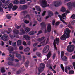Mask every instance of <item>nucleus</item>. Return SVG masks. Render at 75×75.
<instances>
[{"label": "nucleus", "mask_w": 75, "mask_h": 75, "mask_svg": "<svg viewBox=\"0 0 75 75\" xmlns=\"http://www.w3.org/2000/svg\"><path fill=\"white\" fill-rule=\"evenodd\" d=\"M27 11H24L21 12V13H23V15H25L26 13H27Z\"/></svg>", "instance_id": "obj_52"}, {"label": "nucleus", "mask_w": 75, "mask_h": 75, "mask_svg": "<svg viewBox=\"0 0 75 75\" xmlns=\"http://www.w3.org/2000/svg\"><path fill=\"white\" fill-rule=\"evenodd\" d=\"M18 8V6L16 5H14L13 7L12 10L13 11H15Z\"/></svg>", "instance_id": "obj_33"}, {"label": "nucleus", "mask_w": 75, "mask_h": 75, "mask_svg": "<svg viewBox=\"0 0 75 75\" xmlns=\"http://www.w3.org/2000/svg\"><path fill=\"white\" fill-rule=\"evenodd\" d=\"M61 11L62 12H64L66 11V9L65 7L62 6L61 8Z\"/></svg>", "instance_id": "obj_20"}, {"label": "nucleus", "mask_w": 75, "mask_h": 75, "mask_svg": "<svg viewBox=\"0 0 75 75\" xmlns=\"http://www.w3.org/2000/svg\"><path fill=\"white\" fill-rule=\"evenodd\" d=\"M20 4H25V0H21L20 1Z\"/></svg>", "instance_id": "obj_39"}, {"label": "nucleus", "mask_w": 75, "mask_h": 75, "mask_svg": "<svg viewBox=\"0 0 75 75\" xmlns=\"http://www.w3.org/2000/svg\"><path fill=\"white\" fill-rule=\"evenodd\" d=\"M39 2L40 4H41V6L43 8H45L47 7V6H49V4L47 5V2L46 0H40Z\"/></svg>", "instance_id": "obj_3"}, {"label": "nucleus", "mask_w": 75, "mask_h": 75, "mask_svg": "<svg viewBox=\"0 0 75 75\" xmlns=\"http://www.w3.org/2000/svg\"><path fill=\"white\" fill-rule=\"evenodd\" d=\"M56 56V54L54 53L53 54V59H54L55 58V57Z\"/></svg>", "instance_id": "obj_55"}, {"label": "nucleus", "mask_w": 75, "mask_h": 75, "mask_svg": "<svg viewBox=\"0 0 75 75\" xmlns=\"http://www.w3.org/2000/svg\"><path fill=\"white\" fill-rule=\"evenodd\" d=\"M62 60L63 61H67V57L64 56L62 58Z\"/></svg>", "instance_id": "obj_29"}, {"label": "nucleus", "mask_w": 75, "mask_h": 75, "mask_svg": "<svg viewBox=\"0 0 75 75\" xmlns=\"http://www.w3.org/2000/svg\"><path fill=\"white\" fill-rule=\"evenodd\" d=\"M72 18L73 19H75V14H73L71 16L70 18Z\"/></svg>", "instance_id": "obj_46"}, {"label": "nucleus", "mask_w": 75, "mask_h": 75, "mask_svg": "<svg viewBox=\"0 0 75 75\" xmlns=\"http://www.w3.org/2000/svg\"><path fill=\"white\" fill-rule=\"evenodd\" d=\"M45 41H46V40H45L43 42H41L40 43V44H42V46H44L46 44H47V43H48L49 42V38H47V40L46 43H45Z\"/></svg>", "instance_id": "obj_8"}, {"label": "nucleus", "mask_w": 75, "mask_h": 75, "mask_svg": "<svg viewBox=\"0 0 75 75\" xmlns=\"http://www.w3.org/2000/svg\"><path fill=\"white\" fill-rule=\"evenodd\" d=\"M45 68V64L43 63H42L40 64V67L38 68V74L39 75L44 70Z\"/></svg>", "instance_id": "obj_2"}, {"label": "nucleus", "mask_w": 75, "mask_h": 75, "mask_svg": "<svg viewBox=\"0 0 75 75\" xmlns=\"http://www.w3.org/2000/svg\"><path fill=\"white\" fill-rule=\"evenodd\" d=\"M51 55V51H49L48 54L46 55V56L47 57V60L48 59H49V58L50 57Z\"/></svg>", "instance_id": "obj_18"}, {"label": "nucleus", "mask_w": 75, "mask_h": 75, "mask_svg": "<svg viewBox=\"0 0 75 75\" xmlns=\"http://www.w3.org/2000/svg\"><path fill=\"white\" fill-rule=\"evenodd\" d=\"M45 38V37L44 36L39 38L38 39V41L40 42H41L44 40Z\"/></svg>", "instance_id": "obj_24"}, {"label": "nucleus", "mask_w": 75, "mask_h": 75, "mask_svg": "<svg viewBox=\"0 0 75 75\" xmlns=\"http://www.w3.org/2000/svg\"><path fill=\"white\" fill-rule=\"evenodd\" d=\"M46 12L45 11H44L43 12L42 14V16H44L46 14Z\"/></svg>", "instance_id": "obj_48"}, {"label": "nucleus", "mask_w": 75, "mask_h": 75, "mask_svg": "<svg viewBox=\"0 0 75 75\" xmlns=\"http://www.w3.org/2000/svg\"><path fill=\"white\" fill-rule=\"evenodd\" d=\"M64 33L60 37L61 40H65L67 38H69L70 37V33L71 32L70 30L68 28H66L64 30Z\"/></svg>", "instance_id": "obj_1"}, {"label": "nucleus", "mask_w": 75, "mask_h": 75, "mask_svg": "<svg viewBox=\"0 0 75 75\" xmlns=\"http://www.w3.org/2000/svg\"><path fill=\"white\" fill-rule=\"evenodd\" d=\"M13 66L15 67H19V65L18 63H17L16 64H14Z\"/></svg>", "instance_id": "obj_50"}, {"label": "nucleus", "mask_w": 75, "mask_h": 75, "mask_svg": "<svg viewBox=\"0 0 75 75\" xmlns=\"http://www.w3.org/2000/svg\"><path fill=\"white\" fill-rule=\"evenodd\" d=\"M55 19H54L52 21V24L53 26L55 25Z\"/></svg>", "instance_id": "obj_51"}, {"label": "nucleus", "mask_w": 75, "mask_h": 75, "mask_svg": "<svg viewBox=\"0 0 75 75\" xmlns=\"http://www.w3.org/2000/svg\"><path fill=\"white\" fill-rule=\"evenodd\" d=\"M58 17H59L60 21H61L63 19L64 20L66 19L67 17L66 16V13H64L62 14V16L61 15H58Z\"/></svg>", "instance_id": "obj_7"}, {"label": "nucleus", "mask_w": 75, "mask_h": 75, "mask_svg": "<svg viewBox=\"0 0 75 75\" xmlns=\"http://www.w3.org/2000/svg\"><path fill=\"white\" fill-rule=\"evenodd\" d=\"M30 16V15L29 14H27L26 15V16L28 17V18L29 19H31V17Z\"/></svg>", "instance_id": "obj_62"}, {"label": "nucleus", "mask_w": 75, "mask_h": 75, "mask_svg": "<svg viewBox=\"0 0 75 75\" xmlns=\"http://www.w3.org/2000/svg\"><path fill=\"white\" fill-rule=\"evenodd\" d=\"M42 33V32L41 30H40V31H38V33L37 34V35H40V34Z\"/></svg>", "instance_id": "obj_60"}, {"label": "nucleus", "mask_w": 75, "mask_h": 75, "mask_svg": "<svg viewBox=\"0 0 75 75\" xmlns=\"http://www.w3.org/2000/svg\"><path fill=\"white\" fill-rule=\"evenodd\" d=\"M22 44V42L20 40H18L17 41V45L18 46H19V45H20Z\"/></svg>", "instance_id": "obj_28"}, {"label": "nucleus", "mask_w": 75, "mask_h": 75, "mask_svg": "<svg viewBox=\"0 0 75 75\" xmlns=\"http://www.w3.org/2000/svg\"><path fill=\"white\" fill-rule=\"evenodd\" d=\"M35 8L37 9V11L40 12H41V10L40 9V7L36 6H35Z\"/></svg>", "instance_id": "obj_25"}, {"label": "nucleus", "mask_w": 75, "mask_h": 75, "mask_svg": "<svg viewBox=\"0 0 75 75\" xmlns=\"http://www.w3.org/2000/svg\"><path fill=\"white\" fill-rule=\"evenodd\" d=\"M21 72V71L20 70H19L18 71H17L16 72V73L17 74H20Z\"/></svg>", "instance_id": "obj_57"}, {"label": "nucleus", "mask_w": 75, "mask_h": 75, "mask_svg": "<svg viewBox=\"0 0 75 75\" xmlns=\"http://www.w3.org/2000/svg\"><path fill=\"white\" fill-rule=\"evenodd\" d=\"M64 54V52L63 51H62L61 53V59H62Z\"/></svg>", "instance_id": "obj_30"}, {"label": "nucleus", "mask_w": 75, "mask_h": 75, "mask_svg": "<svg viewBox=\"0 0 75 75\" xmlns=\"http://www.w3.org/2000/svg\"><path fill=\"white\" fill-rule=\"evenodd\" d=\"M24 23L26 24H28L29 23V21L27 20H25L24 21Z\"/></svg>", "instance_id": "obj_49"}, {"label": "nucleus", "mask_w": 75, "mask_h": 75, "mask_svg": "<svg viewBox=\"0 0 75 75\" xmlns=\"http://www.w3.org/2000/svg\"><path fill=\"white\" fill-rule=\"evenodd\" d=\"M10 57L11 59V60L12 61H13L14 60V56L13 55H12L11 54H9Z\"/></svg>", "instance_id": "obj_32"}, {"label": "nucleus", "mask_w": 75, "mask_h": 75, "mask_svg": "<svg viewBox=\"0 0 75 75\" xmlns=\"http://www.w3.org/2000/svg\"><path fill=\"white\" fill-rule=\"evenodd\" d=\"M20 31L23 34H25L26 33V32H25L23 29L21 28L20 30Z\"/></svg>", "instance_id": "obj_35"}, {"label": "nucleus", "mask_w": 75, "mask_h": 75, "mask_svg": "<svg viewBox=\"0 0 75 75\" xmlns=\"http://www.w3.org/2000/svg\"><path fill=\"white\" fill-rule=\"evenodd\" d=\"M29 64V61H27L25 63V67L27 68L28 67V65Z\"/></svg>", "instance_id": "obj_22"}, {"label": "nucleus", "mask_w": 75, "mask_h": 75, "mask_svg": "<svg viewBox=\"0 0 75 75\" xmlns=\"http://www.w3.org/2000/svg\"><path fill=\"white\" fill-rule=\"evenodd\" d=\"M16 57L17 58H18V59H19V60H21L22 57L21 55L20 54H17L16 55Z\"/></svg>", "instance_id": "obj_23"}, {"label": "nucleus", "mask_w": 75, "mask_h": 75, "mask_svg": "<svg viewBox=\"0 0 75 75\" xmlns=\"http://www.w3.org/2000/svg\"><path fill=\"white\" fill-rule=\"evenodd\" d=\"M19 49L21 50H22L23 49V47L22 46H20L19 47Z\"/></svg>", "instance_id": "obj_58"}, {"label": "nucleus", "mask_w": 75, "mask_h": 75, "mask_svg": "<svg viewBox=\"0 0 75 75\" xmlns=\"http://www.w3.org/2000/svg\"><path fill=\"white\" fill-rule=\"evenodd\" d=\"M65 19H63L61 21H62L66 25H67L68 24L67 23V22H66L65 21H64Z\"/></svg>", "instance_id": "obj_44"}, {"label": "nucleus", "mask_w": 75, "mask_h": 75, "mask_svg": "<svg viewBox=\"0 0 75 75\" xmlns=\"http://www.w3.org/2000/svg\"><path fill=\"white\" fill-rule=\"evenodd\" d=\"M51 30V26L50 24H48L47 26V31L48 32H50Z\"/></svg>", "instance_id": "obj_14"}, {"label": "nucleus", "mask_w": 75, "mask_h": 75, "mask_svg": "<svg viewBox=\"0 0 75 75\" xmlns=\"http://www.w3.org/2000/svg\"><path fill=\"white\" fill-rule=\"evenodd\" d=\"M60 24V23L59 22H57L55 23L56 26H58Z\"/></svg>", "instance_id": "obj_54"}, {"label": "nucleus", "mask_w": 75, "mask_h": 75, "mask_svg": "<svg viewBox=\"0 0 75 75\" xmlns=\"http://www.w3.org/2000/svg\"><path fill=\"white\" fill-rule=\"evenodd\" d=\"M27 45L29 46H30L31 45V42L30 41H29L27 42Z\"/></svg>", "instance_id": "obj_64"}, {"label": "nucleus", "mask_w": 75, "mask_h": 75, "mask_svg": "<svg viewBox=\"0 0 75 75\" xmlns=\"http://www.w3.org/2000/svg\"><path fill=\"white\" fill-rule=\"evenodd\" d=\"M8 36L7 34H4L2 36V40L4 41H6L8 40Z\"/></svg>", "instance_id": "obj_9"}, {"label": "nucleus", "mask_w": 75, "mask_h": 75, "mask_svg": "<svg viewBox=\"0 0 75 75\" xmlns=\"http://www.w3.org/2000/svg\"><path fill=\"white\" fill-rule=\"evenodd\" d=\"M74 71L73 70H69V73L70 74H74Z\"/></svg>", "instance_id": "obj_41"}, {"label": "nucleus", "mask_w": 75, "mask_h": 75, "mask_svg": "<svg viewBox=\"0 0 75 75\" xmlns=\"http://www.w3.org/2000/svg\"><path fill=\"white\" fill-rule=\"evenodd\" d=\"M8 50L9 52L11 53L12 52L14 51V48L12 46H10L8 48Z\"/></svg>", "instance_id": "obj_15"}, {"label": "nucleus", "mask_w": 75, "mask_h": 75, "mask_svg": "<svg viewBox=\"0 0 75 75\" xmlns=\"http://www.w3.org/2000/svg\"><path fill=\"white\" fill-rule=\"evenodd\" d=\"M16 42H15L14 43L12 44V45L13 47H16Z\"/></svg>", "instance_id": "obj_47"}, {"label": "nucleus", "mask_w": 75, "mask_h": 75, "mask_svg": "<svg viewBox=\"0 0 75 75\" xmlns=\"http://www.w3.org/2000/svg\"><path fill=\"white\" fill-rule=\"evenodd\" d=\"M67 67H65V71L66 73H68V70H67Z\"/></svg>", "instance_id": "obj_53"}, {"label": "nucleus", "mask_w": 75, "mask_h": 75, "mask_svg": "<svg viewBox=\"0 0 75 75\" xmlns=\"http://www.w3.org/2000/svg\"><path fill=\"white\" fill-rule=\"evenodd\" d=\"M16 28L17 29H19L21 27V25L17 26V25H15Z\"/></svg>", "instance_id": "obj_45"}, {"label": "nucleus", "mask_w": 75, "mask_h": 75, "mask_svg": "<svg viewBox=\"0 0 75 75\" xmlns=\"http://www.w3.org/2000/svg\"><path fill=\"white\" fill-rule=\"evenodd\" d=\"M62 4L61 2H58L57 1H55L54 3V5L55 7H58Z\"/></svg>", "instance_id": "obj_11"}, {"label": "nucleus", "mask_w": 75, "mask_h": 75, "mask_svg": "<svg viewBox=\"0 0 75 75\" xmlns=\"http://www.w3.org/2000/svg\"><path fill=\"white\" fill-rule=\"evenodd\" d=\"M25 30L26 33H28L30 31V28L28 27H27L25 28Z\"/></svg>", "instance_id": "obj_31"}, {"label": "nucleus", "mask_w": 75, "mask_h": 75, "mask_svg": "<svg viewBox=\"0 0 75 75\" xmlns=\"http://www.w3.org/2000/svg\"><path fill=\"white\" fill-rule=\"evenodd\" d=\"M6 17L7 18V19H9L11 18V16H10L9 14H7L6 15Z\"/></svg>", "instance_id": "obj_40"}, {"label": "nucleus", "mask_w": 75, "mask_h": 75, "mask_svg": "<svg viewBox=\"0 0 75 75\" xmlns=\"http://www.w3.org/2000/svg\"><path fill=\"white\" fill-rule=\"evenodd\" d=\"M23 45L25 46H27V44H26V42H25V41H24L23 43Z\"/></svg>", "instance_id": "obj_59"}, {"label": "nucleus", "mask_w": 75, "mask_h": 75, "mask_svg": "<svg viewBox=\"0 0 75 75\" xmlns=\"http://www.w3.org/2000/svg\"><path fill=\"white\" fill-rule=\"evenodd\" d=\"M27 8V6L26 5H23V6L20 5L19 8L21 10H24L26 9Z\"/></svg>", "instance_id": "obj_12"}, {"label": "nucleus", "mask_w": 75, "mask_h": 75, "mask_svg": "<svg viewBox=\"0 0 75 75\" xmlns=\"http://www.w3.org/2000/svg\"><path fill=\"white\" fill-rule=\"evenodd\" d=\"M49 50V47L48 45H47L43 49V52L44 53H46L47 52L48 50Z\"/></svg>", "instance_id": "obj_10"}, {"label": "nucleus", "mask_w": 75, "mask_h": 75, "mask_svg": "<svg viewBox=\"0 0 75 75\" xmlns=\"http://www.w3.org/2000/svg\"><path fill=\"white\" fill-rule=\"evenodd\" d=\"M19 3V1L18 0H15L13 2V4H18Z\"/></svg>", "instance_id": "obj_38"}, {"label": "nucleus", "mask_w": 75, "mask_h": 75, "mask_svg": "<svg viewBox=\"0 0 75 75\" xmlns=\"http://www.w3.org/2000/svg\"><path fill=\"white\" fill-rule=\"evenodd\" d=\"M68 27L70 28H72L73 27L70 24H68Z\"/></svg>", "instance_id": "obj_63"}, {"label": "nucleus", "mask_w": 75, "mask_h": 75, "mask_svg": "<svg viewBox=\"0 0 75 75\" xmlns=\"http://www.w3.org/2000/svg\"><path fill=\"white\" fill-rule=\"evenodd\" d=\"M13 32L16 34H18L19 33V31L16 29H14L13 30Z\"/></svg>", "instance_id": "obj_21"}, {"label": "nucleus", "mask_w": 75, "mask_h": 75, "mask_svg": "<svg viewBox=\"0 0 75 75\" xmlns=\"http://www.w3.org/2000/svg\"><path fill=\"white\" fill-rule=\"evenodd\" d=\"M22 58L23 59V61L24 62L25 61V57L24 56H23Z\"/></svg>", "instance_id": "obj_56"}, {"label": "nucleus", "mask_w": 75, "mask_h": 75, "mask_svg": "<svg viewBox=\"0 0 75 75\" xmlns=\"http://www.w3.org/2000/svg\"><path fill=\"white\" fill-rule=\"evenodd\" d=\"M75 46L73 45H69L67 47V50L68 52H71L74 51Z\"/></svg>", "instance_id": "obj_4"}, {"label": "nucleus", "mask_w": 75, "mask_h": 75, "mask_svg": "<svg viewBox=\"0 0 75 75\" xmlns=\"http://www.w3.org/2000/svg\"><path fill=\"white\" fill-rule=\"evenodd\" d=\"M36 55L39 57L41 58L42 56L41 54L39 52H37L36 53Z\"/></svg>", "instance_id": "obj_34"}, {"label": "nucleus", "mask_w": 75, "mask_h": 75, "mask_svg": "<svg viewBox=\"0 0 75 75\" xmlns=\"http://www.w3.org/2000/svg\"><path fill=\"white\" fill-rule=\"evenodd\" d=\"M7 64L8 65H9L10 66H13L14 65V64L13 62L11 61H9L8 63Z\"/></svg>", "instance_id": "obj_26"}, {"label": "nucleus", "mask_w": 75, "mask_h": 75, "mask_svg": "<svg viewBox=\"0 0 75 75\" xmlns=\"http://www.w3.org/2000/svg\"><path fill=\"white\" fill-rule=\"evenodd\" d=\"M40 25L42 28H46V25L44 22H42L40 23Z\"/></svg>", "instance_id": "obj_17"}, {"label": "nucleus", "mask_w": 75, "mask_h": 75, "mask_svg": "<svg viewBox=\"0 0 75 75\" xmlns=\"http://www.w3.org/2000/svg\"><path fill=\"white\" fill-rule=\"evenodd\" d=\"M0 1H1L3 4L5 3L4 5L6 7L8 6V5L9 4V1L5 2V0H0Z\"/></svg>", "instance_id": "obj_13"}, {"label": "nucleus", "mask_w": 75, "mask_h": 75, "mask_svg": "<svg viewBox=\"0 0 75 75\" xmlns=\"http://www.w3.org/2000/svg\"><path fill=\"white\" fill-rule=\"evenodd\" d=\"M59 43V39L57 37L56 38L55 40H54L53 42V45L54 47V49L57 50V47L56 44L57 45H58V44Z\"/></svg>", "instance_id": "obj_5"}, {"label": "nucleus", "mask_w": 75, "mask_h": 75, "mask_svg": "<svg viewBox=\"0 0 75 75\" xmlns=\"http://www.w3.org/2000/svg\"><path fill=\"white\" fill-rule=\"evenodd\" d=\"M30 50V48L28 47H27L26 48L24 49V51L25 52H28Z\"/></svg>", "instance_id": "obj_42"}, {"label": "nucleus", "mask_w": 75, "mask_h": 75, "mask_svg": "<svg viewBox=\"0 0 75 75\" xmlns=\"http://www.w3.org/2000/svg\"><path fill=\"white\" fill-rule=\"evenodd\" d=\"M13 4L12 3H10L8 6V8L9 9H12L13 7Z\"/></svg>", "instance_id": "obj_37"}, {"label": "nucleus", "mask_w": 75, "mask_h": 75, "mask_svg": "<svg viewBox=\"0 0 75 75\" xmlns=\"http://www.w3.org/2000/svg\"><path fill=\"white\" fill-rule=\"evenodd\" d=\"M37 19L38 21H39V22L41 21V16L40 15H38L37 16Z\"/></svg>", "instance_id": "obj_27"}, {"label": "nucleus", "mask_w": 75, "mask_h": 75, "mask_svg": "<svg viewBox=\"0 0 75 75\" xmlns=\"http://www.w3.org/2000/svg\"><path fill=\"white\" fill-rule=\"evenodd\" d=\"M67 5L68 6V9L69 10H71L72 9V7H75V2L73 3L69 2L67 3Z\"/></svg>", "instance_id": "obj_6"}, {"label": "nucleus", "mask_w": 75, "mask_h": 75, "mask_svg": "<svg viewBox=\"0 0 75 75\" xmlns=\"http://www.w3.org/2000/svg\"><path fill=\"white\" fill-rule=\"evenodd\" d=\"M48 15L49 16H50L53 15V13L51 11H50V10L48 11Z\"/></svg>", "instance_id": "obj_19"}, {"label": "nucleus", "mask_w": 75, "mask_h": 75, "mask_svg": "<svg viewBox=\"0 0 75 75\" xmlns=\"http://www.w3.org/2000/svg\"><path fill=\"white\" fill-rule=\"evenodd\" d=\"M23 38L25 39L26 40H29L30 39V38L27 35H25L23 36Z\"/></svg>", "instance_id": "obj_16"}, {"label": "nucleus", "mask_w": 75, "mask_h": 75, "mask_svg": "<svg viewBox=\"0 0 75 75\" xmlns=\"http://www.w3.org/2000/svg\"><path fill=\"white\" fill-rule=\"evenodd\" d=\"M34 34L35 32L33 31H31L28 33V34L31 35H33Z\"/></svg>", "instance_id": "obj_36"}, {"label": "nucleus", "mask_w": 75, "mask_h": 75, "mask_svg": "<svg viewBox=\"0 0 75 75\" xmlns=\"http://www.w3.org/2000/svg\"><path fill=\"white\" fill-rule=\"evenodd\" d=\"M10 37L11 38H14L15 37H16L15 35H11L10 36Z\"/></svg>", "instance_id": "obj_61"}, {"label": "nucleus", "mask_w": 75, "mask_h": 75, "mask_svg": "<svg viewBox=\"0 0 75 75\" xmlns=\"http://www.w3.org/2000/svg\"><path fill=\"white\" fill-rule=\"evenodd\" d=\"M1 72L2 73H4L5 72L4 68H2L1 69Z\"/></svg>", "instance_id": "obj_43"}]
</instances>
